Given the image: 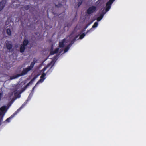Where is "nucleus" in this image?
<instances>
[{"mask_svg":"<svg viewBox=\"0 0 146 146\" xmlns=\"http://www.w3.org/2000/svg\"><path fill=\"white\" fill-rule=\"evenodd\" d=\"M28 99L24 103L21 105V106L9 117L7 118L5 120V121L9 122H10V120L13 118L15 115L17 114L19 111L23 108L25 105L27 104L29 100L28 99Z\"/></svg>","mask_w":146,"mask_h":146,"instance_id":"1","label":"nucleus"},{"mask_svg":"<svg viewBox=\"0 0 146 146\" xmlns=\"http://www.w3.org/2000/svg\"><path fill=\"white\" fill-rule=\"evenodd\" d=\"M94 20L90 21H88V23L86 24V26L84 27V29L85 30L90 25V24H91L93 22V21L95 19H97V21L96 22L94 23V25H93L92 27L91 28L90 30H88L87 31V33H88V32L90 31H91L92 29V28H95L97 27V26L98 25V22L100 21L101 19H94Z\"/></svg>","mask_w":146,"mask_h":146,"instance_id":"2","label":"nucleus"},{"mask_svg":"<svg viewBox=\"0 0 146 146\" xmlns=\"http://www.w3.org/2000/svg\"><path fill=\"white\" fill-rule=\"evenodd\" d=\"M35 63V62L33 61L31 63L30 66H28V67L27 68H24L22 70L23 74L25 75L27 74L29 71L32 70L33 68Z\"/></svg>","mask_w":146,"mask_h":146,"instance_id":"3","label":"nucleus"},{"mask_svg":"<svg viewBox=\"0 0 146 146\" xmlns=\"http://www.w3.org/2000/svg\"><path fill=\"white\" fill-rule=\"evenodd\" d=\"M114 0H110L108 2L106 5V8L105 10H104V11L103 12V14L102 15L100 16L98 18H102L103 17V16L106 12L109 11L110 8L111 4L113 2Z\"/></svg>","mask_w":146,"mask_h":146,"instance_id":"4","label":"nucleus"},{"mask_svg":"<svg viewBox=\"0 0 146 146\" xmlns=\"http://www.w3.org/2000/svg\"><path fill=\"white\" fill-rule=\"evenodd\" d=\"M97 10V8L94 6H92L90 7L87 10V13L88 14H90L95 12Z\"/></svg>","mask_w":146,"mask_h":146,"instance_id":"5","label":"nucleus"},{"mask_svg":"<svg viewBox=\"0 0 146 146\" xmlns=\"http://www.w3.org/2000/svg\"><path fill=\"white\" fill-rule=\"evenodd\" d=\"M5 44L6 47L8 50H10L12 48L13 45L10 41L6 40L5 41Z\"/></svg>","mask_w":146,"mask_h":146,"instance_id":"6","label":"nucleus"},{"mask_svg":"<svg viewBox=\"0 0 146 146\" xmlns=\"http://www.w3.org/2000/svg\"><path fill=\"white\" fill-rule=\"evenodd\" d=\"M6 109V107L5 106L1 107L0 108V116H1L3 115H4L5 113Z\"/></svg>","mask_w":146,"mask_h":146,"instance_id":"7","label":"nucleus"},{"mask_svg":"<svg viewBox=\"0 0 146 146\" xmlns=\"http://www.w3.org/2000/svg\"><path fill=\"white\" fill-rule=\"evenodd\" d=\"M23 74V71H22L21 72V73L18 74L16 75L15 76H11L10 77V79L11 80H12L13 79H15L16 78H17V77H19L20 76H23V75H25V74Z\"/></svg>","mask_w":146,"mask_h":146,"instance_id":"8","label":"nucleus"},{"mask_svg":"<svg viewBox=\"0 0 146 146\" xmlns=\"http://www.w3.org/2000/svg\"><path fill=\"white\" fill-rule=\"evenodd\" d=\"M5 0L2 1L0 2V11L3 9L5 6Z\"/></svg>","mask_w":146,"mask_h":146,"instance_id":"9","label":"nucleus"},{"mask_svg":"<svg viewBox=\"0 0 146 146\" xmlns=\"http://www.w3.org/2000/svg\"><path fill=\"white\" fill-rule=\"evenodd\" d=\"M26 46L21 44L20 47V51L21 53H23L24 52Z\"/></svg>","mask_w":146,"mask_h":146,"instance_id":"10","label":"nucleus"},{"mask_svg":"<svg viewBox=\"0 0 146 146\" xmlns=\"http://www.w3.org/2000/svg\"><path fill=\"white\" fill-rule=\"evenodd\" d=\"M65 40V39H64L61 42H59V46L60 48H63L64 46V43Z\"/></svg>","mask_w":146,"mask_h":146,"instance_id":"11","label":"nucleus"},{"mask_svg":"<svg viewBox=\"0 0 146 146\" xmlns=\"http://www.w3.org/2000/svg\"><path fill=\"white\" fill-rule=\"evenodd\" d=\"M59 50L58 48H56L54 50H52L50 51V54L51 55H53L57 53H58Z\"/></svg>","mask_w":146,"mask_h":146,"instance_id":"12","label":"nucleus"},{"mask_svg":"<svg viewBox=\"0 0 146 146\" xmlns=\"http://www.w3.org/2000/svg\"><path fill=\"white\" fill-rule=\"evenodd\" d=\"M79 36V35H77L74 39H73L70 42V44L69 45V46H71L72 45L74 42L78 38V36Z\"/></svg>","mask_w":146,"mask_h":146,"instance_id":"13","label":"nucleus"},{"mask_svg":"<svg viewBox=\"0 0 146 146\" xmlns=\"http://www.w3.org/2000/svg\"><path fill=\"white\" fill-rule=\"evenodd\" d=\"M29 43V41L28 39H25L23 40L22 44H21L23 45L26 46Z\"/></svg>","mask_w":146,"mask_h":146,"instance_id":"14","label":"nucleus"},{"mask_svg":"<svg viewBox=\"0 0 146 146\" xmlns=\"http://www.w3.org/2000/svg\"><path fill=\"white\" fill-rule=\"evenodd\" d=\"M37 78V76L34 77L33 79H32L29 82L30 84H31L34 81L36 78Z\"/></svg>","mask_w":146,"mask_h":146,"instance_id":"15","label":"nucleus"},{"mask_svg":"<svg viewBox=\"0 0 146 146\" xmlns=\"http://www.w3.org/2000/svg\"><path fill=\"white\" fill-rule=\"evenodd\" d=\"M37 78V76L34 77L33 79H32L29 82L30 84H31L34 81L36 78Z\"/></svg>","mask_w":146,"mask_h":146,"instance_id":"16","label":"nucleus"},{"mask_svg":"<svg viewBox=\"0 0 146 146\" xmlns=\"http://www.w3.org/2000/svg\"><path fill=\"white\" fill-rule=\"evenodd\" d=\"M7 33L8 34L9 36H10L11 34V30L9 29H8L7 30Z\"/></svg>","mask_w":146,"mask_h":146,"instance_id":"17","label":"nucleus"},{"mask_svg":"<svg viewBox=\"0 0 146 146\" xmlns=\"http://www.w3.org/2000/svg\"><path fill=\"white\" fill-rule=\"evenodd\" d=\"M46 74L44 73H43L41 76L40 77V78H44V80L46 78L45 77L46 76Z\"/></svg>","mask_w":146,"mask_h":146,"instance_id":"18","label":"nucleus"},{"mask_svg":"<svg viewBox=\"0 0 146 146\" xmlns=\"http://www.w3.org/2000/svg\"><path fill=\"white\" fill-rule=\"evenodd\" d=\"M44 80V78H41L40 79L38 80V81L37 82L36 84V85H37L38 84H39L40 82L42 83L43 82Z\"/></svg>","mask_w":146,"mask_h":146,"instance_id":"19","label":"nucleus"},{"mask_svg":"<svg viewBox=\"0 0 146 146\" xmlns=\"http://www.w3.org/2000/svg\"><path fill=\"white\" fill-rule=\"evenodd\" d=\"M86 34L84 33H82L80 36L79 38L80 39H82L85 36Z\"/></svg>","mask_w":146,"mask_h":146,"instance_id":"20","label":"nucleus"},{"mask_svg":"<svg viewBox=\"0 0 146 146\" xmlns=\"http://www.w3.org/2000/svg\"><path fill=\"white\" fill-rule=\"evenodd\" d=\"M69 46H68L66 48H65L64 50V53L66 52L69 50Z\"/></svg>","mask_w":146,"mask_h":146,"instance_id":"21","label":"nucleus"},{"mask_svg":"<svg viewBox=\"0 0 146 146\" xmlns=\"http://www.w3.org/2000/svg\"><path fill=\"white\" fill-rule=\"evenodd\" d=\"M30 85V84L28 83L24 87V90L25 89Z\"/></svg>","mask_w":146,"mask_h":146,"instance_id":"22","label":"nucleus"},{"mask_svg":"<svg viewBox=\"0 0 146 146\" xmlns=\"http://www.w3.org/2000/svg\"><path fill=\"white\" fill-rule=\"evenodd\" d=\"M30 85V84L28 83L24 87V90L25 89Z\"/></svg>","mask_w":146,"mask_h":146,"instance_id":"23","label":"nucleus"},{"mask_svg":"<svg viewBox=\"0 0 146 146\" xmlns=\"http://www.w3.org/2000/svg\"><path fill=\"white\" fill-rule=\"evenodd\" d=\"M30 85V84L28 83L24 87V90L25 89Z\"/></svg>","mask_w":146,"mask_h":146,"instance_id":"24","label":"nucleus"},{"mask_svg":"<svg viewBox=\"0 0 146 146\" xmlns=\"http://www.w3.org/2000/svg\"><path fill=\"white\" fill-rule=\"evenodd\" d=\"M82 2L81 1H80L78 4V6L79 7L82 4Z\"/></svg>","mask_w":146,"mask_h":146,"instance_id":"25","label":"nucleus"},{"mask_svg":"<svg viewBox=\"0 0 146 146\" xmlns=\"http://www.w3.org/2000/svg\"><path fill=\"white\" fill-rule=\"evenodd\" d=\"M25 9H27V10H28L29 9V6H26L25 7Z\"/></svg>","mask_w":146,"mask_h":146,"instance_id":"26","label":"nucleus"},{"mask_svg":"<svg viewBox=\"0 0 146 146\" xmlns=\"http://www.w3.org/2000/svg\"><path fill=\"white\" fill-rule=\"evenodd\" d=\"M46 67H44L42 70L43 71H45V70H46Z\"/></svg>","mask_w":146,"mask_h":146,"instance_id":"27","label":"nucleus"},{"mask_svg":"<svg viewBox=\"0 0 146 146\" xmlns=\"http://www.w3.org/2000/svg\"><path fill=\"white\" fill-rule=\"evenodd\" d=\"M4 115H2V117L1 118V120H3V117Z\"/></svg>","mask_w":146,"mask_h":146,"instance_id":"28","label":"nucleus"},{"mask_svg":"<svg viewBox=\"0 0 146 146\" xmlns=\"http://www.w3.org/2000/svg\"><path fill=\"white\" fill-rule=\"evenodd\" d=\"M1 95H2V94L0 93V100H1Z\"/></svg>","mask_w":146,"mask_h":146,"instance_id":"29","label":"nucleus"},{"mask_svg":"<svg viewBox=\"0 0 146 146\" xmlns=\"http://www.w3.org/2000/svg\"><path fill=\"white\" fill-rule=\"evenodd\" d=\"M36 85H35L32 88V90H33L35 87V86H36Z\"/></svg>","mask_w":146,"mask_h":146,"instance_id":"30","label":"nucleus"},{"mask_svg":"<svg viewBox=\"0 0 146 146\" xmlns=\"http://www.w3.org/2000/svg\"><path fill=\"white\" fill-rule=\"evenodd\" d=\"M70 26V25H69V24H67V27H68Z\"/></svg>","mask_w":146,"mask_h":146,"instance_id":"31","label":"nucleus"},{"mask_svg":"<svg viewBox=\"0 0 146 146\" xmlns=\"http://www.w3.org/2000/svg\"><path fill=\"white\" fill-rule=\"evenodd\" d=\"M7 21H6V24H7Z\"/></svg>","mask_w":146,"mask_h":146,"instance_id":"32","label":"nucleus"},{"mask_svg":"<svg viewBox=\"0 0 146 146\" xmlns=\"http://www.w3.org/2000/svg\"><path fill=\"white\" fill-rule=\"evenodd\" d=\"M37 19H36V20H35V21H36V20H37Z\"/></svg>","mask_w":146,"mask_h":146,"instance_id":"33","label":"nucleus"}]
</instances>
